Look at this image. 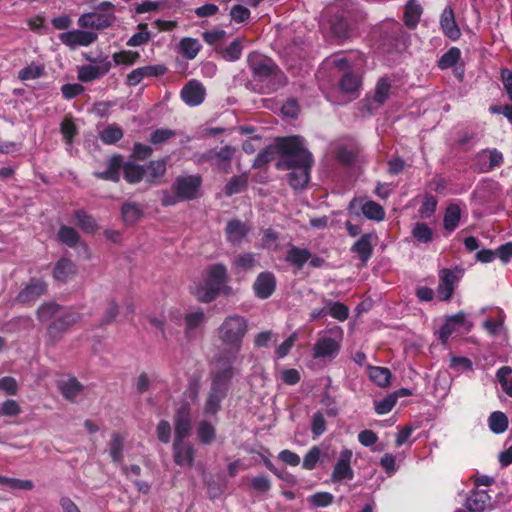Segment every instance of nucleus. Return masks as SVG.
Listing matches in <instances>:
<instances>
[{
  "instance_id": "a18cd8bd",
  "label": "nucleus",
  "mask_w": 512,
  "mask_h": 512,
  "mask_svg": "<svg viewBox=\"0 0 512 512\" xmlns=\"http://www.w3.org/2000/svg\"><path fill=\"white\" fill-rule=\"evenodd\" d=\"M276 154L281 156V153L277 147V142L274 146H269L257 154L253 162V167L260 168L264 166L268 162L272 161Z\"/></svg>"
},
{
  "instance_id": "09e8293b",
  "label": "nucleus",
  "mask_w": 512,
  "mask_h": 512,
  "mask_svg": "<svg viewBox=\"0 0 512 512\" xmlns=\"http://www.w3.org/2000/svg\"><path fill=\"white\" fill-rule=\"evenodd\" d=\"M391 83L387 78H381L376 85L373 100L379 105L385 103L389 97Z\"/></svg>"
},
{
  "instance_id": "c756f323",
  "label": "nucleus",
  "mask_w": 512,
  "mask_h": 512,
  "mask_svg": "<svg viewBox=\"0 0 512 512\" xmlns=\"http://www.w3.org/2000/svg\"><path fill=\"white\" fill-rule=\"evenodd\" d=\"M123 221L128 225L135 224L143 215V210L139 204L126 202L121 208Z\"/></svg>"
},
{
  "instance_id": "473e14b6",
  "label": "nucleus",
  "mask_w": 512,
  "mask_h": 512,
  "mask_svg": "<svg viewBox=\"0 0 512 512\" xmlns=\"http://www.w3.org/2000/svg\"><path fill=\"white\" fill-rule=\"evenodd\" d=\"M124 179L131 184L140 182L145 178L144 166L126 162L123 164Z\"/></svg>"
},
{
  "instance_id": "e2e57ef3",
  "label": "nucleus",
  "mask_w": 512,
  "mask_h": 512,
  "mask_svg": "<svg viewBox=\"0 0 512 512\" xmlns=\"http://www.w3.org/2000/svg\"><path fill=\"white\" fill-rule=\"evenodd\" d=\"M321 456V450L317 446H313L305 454L302 467L306 470H313L316 468L317 463Z\"/></svg>"
},
{
  "instance_id": "f8f14e48",
  "label": "nucleus",
  "mask_w": 512,
  "mask_h": 512,
  "mask_svg": "<svg viewBox=\"0 0 512 512\" xmlns=\"http://www.w3.org/2000/svg\"><path fill=\"white\" fill-rule=\"evenodd\" d=\"M96 33L85 30H71L59 35L60 41L70 49L79 46H89L97 40Z\"/></svg>"
},
{
  "instance_id": "ea45409f",
  "label": "nucleus",
  "mask_w": 512,
  "mask_h": 512,
  "mask_svg": "<svg viewBox=\"0 0 512 512\" xmlns=\"http://www.w3.org/2000/svg\"><path fill=\"white\" fill-rule=\"evenodd\" d=\"M362 213L368 219L382 221L385 217L384 209L374 201H366L361 206Z\"/></svg>"
},
{
  "instance_id": "a19ab883",
  "label": "nucleus",
  "mask_w": 512,
  "mask_h": 512,
  "mask_svg": "<svg viewBox=\"0 0 512 512\" xmlns=\"http://www.w3.org/2000/svg\"><path fill=\"white\" fill-rule=\"evenodd\" d=\"M76 224L85 232H93L97 228L95 219L83 210H77L73 213Z\"/></svg>"
},
{
  "instance_id": "7c9ffc66",
  "label": "nucleus",
  "mask_w": 512,
  "mask_h": 512,
  "mask_svg": "<svg viewBox=\"0 0 512 512\" xmlns=\"http://www.w3.org/2000/svg\"><path fill=\"white\" fill-rule=\"evenodd\" d=\"M205 321V314L202 310H196L190 313H187L184 317L185 323V335L187 338H190L193 334V331L199 328Z\"/></svg>"
},
{
  "instance_id": "bf43d9fd",
  "label": "nucleus",
  "mask_w": 512,
  "mask_h": 512,
  "mask_svg": "<svg viewBox=\"0 0 512 512\" xmlns=\"http://www.w3.org/2000/svg\"><path fill=\"white\" fill-rule=\"evenodd\" d=\"M58 237L63 243H65L69 247H74L79 241L78 232L74 228L68 226L60 227L58 231Z\"/></svg>"
},
{
  "instance_id": "6e6d98bb",
  "label": "nucleus",
  "mask_w": 512,
  "mask_h": 512,
  "mask_svg": "<svg viewBox=\"0 0 512 512\" xmlns=\"http://www.w3.org/2000/svg\"><path fill=\"white\" fill-rule=\"evenodd\" d=\"M60 310V306L56 303H53V302H47V303H43L41 304L37 311H36V314H37V318L41 321V322H45V321H48L50 320L52 317H54L55 315H57V313L59 312Z\"/></svg>"
},
{
  "instance_id": "5fc2aeb1",
  "label": "nucleus",
  "mask_w": 512,
  "mask_h": 512,
  "mask_svg": "<svg viewBox=\"0 0 512 512\" xmlns=\"http://www.w3.org/2000/svg\"><path fill=\"white\" fill-rule=\"evenodd\" d=\"M412 236L420 243H429L433 239V231L425 223H416L412 229Z\"/></svg>"
},
{
  "instance_id": "8fccbe9b",
  "label": "nucleus",
  "mask_w": 512,
  "mask_h": 512,
  "mask_svg": "<svg viewBox=\"0 0 512 512\" xmlns=\"http://www.w3.org/2000/svg\"><path fill=\"white\" fill-rule=\"evenodd\" d=\"M140 58L139 52L132 50H122L113 54V61L116 65L131 66Z\"/></svg>"
},
{
  "instance_id": "412c9836",
  "label": "nucleus",
  "mask_w": 512,
  "mask_h": 512,
  "mask_svg": "<svg viewBox=\"0 0 512 512\" xmlns=\"http://www.w3.org/2000/svg\"><path fill=\"white\" fill-rule=\"evenodd\" d=\"M233 360L232 353L229 361L219 359L214 363L212 369V384H226L231 381L234 374V369L231 365Z\"/></svg>"
},
{
  "instance_id": "aec40b11",
  "label": "nucleus",
  "mask_w": 512,
  "mask_h": 512,
  "mask_svg": "<svg viewBox=\"0 0 512 512\" xmlns=\"http://www.w3.org/2000/svg\"><path fill=\"white\" fill-rule=\"evenodd\" d=\"M123 164V157L115 154L108 159L106 170L94 172L93 175L102 180L119 182Z\"/></svg>"
},
{
  "instance_id": "f3484780",
  "label": "nucleus",
  "mask_w": 512,
  "mask_h": 512,
  "mask_svg": "<svg viewBox=\"0 0 512 512\" xmlns=\"http://www.w3.org/2000/svg\"><path fill=\"white\" fill-rule=\"evenodd\" d=\"M175 438H186L191 430V409L188 403L182 404L174 419Z\"/></svg>"
},
{
  "instance_id": "39448f33",
  "label": "nucleus",
  "mask_w": 512,
  "mask_h": 512,
  "mask_svg": "<svg viewBox=\"0 0 512 512\" xmlns=\"http://www.w3.org/2000/svg\"><path fill=\"white\" fill-rule=\"evenodd\" d=\"M227 279V269L223 264H215L208 268L207 277L202 285L194 290V295L203 303L213 301L219 294Z\"/></svg>"
},
{
  "instance_id": "37998d69",
  "label": "nucleus",
  "mask_w": 512,
  "mask_h": 512,
  "mask_svg": "<svg viewBox=\"0 0 512 512\" xmlns=\"http://www.w3.org/2000/svg\"><path fill=\"white\" fill-rule=\"evenodd\" d=\"M216 437L215 427L212 423L203 420L198 425V439L204 444H211Z\"/></svg>"
},
{
  "instance_id": "58836bf2",
  "label": "nucleus",
  "mask_w": 512,
  "mask_h": 512,
  "mask_svg": "<svg viewBox=\"0 0 512 512\" xmlns=\"http://www.w3.org/2000/svg\"><path fill=\"white\" fill-rule=\"evenodd\" d=\"M123 137V130L117 124H110L100 133V139L104 144L111 145Z\"/></svg>"
},
{
  "instance_id": "423d86ee",
  "label": "nucleus",
  "mask_w": 512,
  "mask_h": 512,
  "mask_svg": "<svg viewBox=\"0 0 512 512\" xmlns=\"http://www.w3.org/2000/svg\"><path fill=\"white\" fill-rule=\"evenodd\" d=\"M82 320V314L69 309L58 316L47 328V336L52 343L58 342L64 333Z\"/></svg>"
},
{
  "instance_id": "c03bdc74",
  "label": "nucleus",
  "mask_w": 512,
  "mask_h": 512,
  "mask_svg": "<svg viewBox=\"0 0 512 512\" xmlns=\"http://www.w3.org/2000/svg\"><path fill=\"white\" fill-rule=\"evenodd\" d=\"M248 184V176L246 174H241L238 176H234L225 186V194L227 196H232L234 194L242 192Z\"/></svg>"
},
{
  "instance_id": "f257e3e1",
  "label": "nucleus",
  "mask_w": 512,
  "mask_h": 512,
  "mask_svg": "<svg viewBox=\"0 0 512 512\" xmlns=\"http://www.w3.org/2000/svg\"><path fill=\"white\" fill-rule=\"evenodd\" d=\"M281 159L276 163L279 170H291L288 182L294 189L304 188L310 178L313 164L312 154L304 147L301 137L291 136L277 140Z\"/></svg>"
},
{
  "instance_id": "69168bd1",
  "label": "nucleus",
  "mask_w": 512,
  "mask_h": 512,
  "mask_svg": "<svg viewBox=\"0 0 512 512\" xmlns=\"http://www.w3.org/2000/svg\"><path fill=\"white\" fill-rule=\"evenodd\" d=\"M119 314V306L114 299H110L106 303L104 316L101 320V325L111 324Z\"/></svg>"
},
{
  "instance_id": "4be33fe9",
  "label": "nucleus",
  "mask_w": 512,
  "mask_h": 512,
  "mask_svg": "<svg viewBox=\"0 0 512 512\" xmlns=\"http://www.w3.org/2000/svg\"><path fill=\"white\" fill-rule=\"evenodd\" d=\"M440 25L443 33L451 40H457L461 33L455 21L453 9L450 6L444 8L440 16Z\"/></svg>"
},
{
  "instance_id": "f704fd0d",
  "label": "nucleus",
  "mask_w": 512,
  "mask_h": 512,
  "mask_svg": "<svg viewBox=\"0 0 512 512\" xmlns=\"http://www.w3.org/2000/svg\"><path fill=\"white\" fill-rule=\"evenodd\" d=\"M181 54L188 60L194 59L201 49V44L195 38L185 37L179 43Z\"/></svg>"
},
{
  "instance_id": "9b49d317",
  "label": "nucleus",
  "mask_w": 512,
  "mask_h": 512,
  "mask_svg": "<svg viewBox=\"0 0 512 512\" xmlns=\"http://www.w3.org/2000/svg\"><path fill=\"white\" fill-rule=\"evenodd\" d=\"M47 292V283L38 278H32L30 282L18 293L16 301L24 305L33 304Z\"/></svg>"
},
{
  "instance_id": "4c0bfd02",
  "label": "nucleus",
  "mask_w": 512,
  "mask_h": 512,
  "mask_svg": "<svg viewBox=\"0 0 512 512\" xmlns=\"http://www.w3.org/2000/svg\"><path fill=\"white\" fill-rule=\"evenodd\" d=\"M490 430L495 434H501L508 428V418L500 411L491 413L488 419Z\"/></svg>"
},
{
  "instance_id": "e433bc0d",
  "label": "nucleus",
  "mask_w": 512,
  "mask_h": 512,
  "mask_svg": "<svg viewBox=\"0 0 512 512\" xmlns=\"http://www.w3.org/2000/svg\"><path fill=\"white\" fill-rule=\"evenodd\" d=\"M138 32L133 34L127 41L126 45L129 47H138L147 44L152 35L148 30L146 23H141L137 26Z\"/></svg>"
},
{
  "instance_id": "7ed1b4c3",
  "label": "nucleus",
  "mask_w": 512,
  "mask_h": 512,
  "mask_svg": "<svg viewBox=\"0 0 512 512\" xmlns=\"http://www.w3.org/2000/svg\"><path fill=\"white\" fill-rule=\"evenodd\" d=\"M343 342V330L333 326L317 333V339L312 346V358L327 363L333 361L339 354Z\"/></svg>"
},
{
  "instance_id": "864d4df0",
  "label": "nucleus",
  "mask_w": 512,
  "mask_h": 512,
  "mask_svg": "<svg viewBox=\"0 0 512 512\" xmlns=\"http://www.w3.org/2000/svg\"><path fill=\"white\" fill-rule=\"evenodd\" d=\"M257 264V260L253 253H243L235 257L233 266L236 269L247 271L253 269Z\"/></svg>"
},
{
  "instance_id": "b1692460",
  "label": "nucleus",
  "mask_w": 512,
  "mask_h": 512,
  "mask_svg": "<svg viewBox=\"0 0 512 512\" xmlns=\"http://www.w3.org/2000/svg\"><path fill=\"white\" fill-rule=\"evenodd\" d=\"M77 274V266L70 259H60L53 270V277L60 282H67Z\"/></svg>"
},
{
  "instance_id": "0eeeda50",
  "label": "nucleus",
  "mask_w": 512,
  "mask_h": 512,
  "mask_svg": "<svg viewBox=\"0 0 512 512\" xmlns=\"http://www.w3.org/2000/svg\"><path fill=\"white\" fill-rule=\"evenodd\" d=\"M201 185L202 177L200 175H188L176 178L171 186V190L182 201H187L198 197Z\"/></svg>"
},
{
  "instance_id": "2f4dec72",
  "label": "nucleus",
  "mask_w": 512,
  "mask_h": 512,
  "mask_svg": "<svg viewBox=\"0 0 512 512\" xmlns=\"http://www.w3.org/2000/svg\"><path fill=\"white\" fill-rule=\"evenodd\" d=\"M145 169V179L149 183H154L158 178L162 177L166 172V161L155 160L150 161Z\"/></svg>"
},
{
  "instance_id": "a878e982",
  "label": "nucleus",
  "mask_w": 512,
  "mask_h": 512,
  "mask_svg": "<svg viewBox=\"0 0 512 512\" xmlns=\"http://www.w3.org/2000/svg\"><path fill=\"white\" fill-rule=\"evenodd\" d=\"M490 496L485 490L474 491L466 500V508L471 512H482L490 506Z\"/></svg>"
},
{
  "instance_id": "dca6fc26",
  "label": "nucleus",
  "mask_w": 512,
  "mask_h": 512,
  "mask_svg": "<svg viewBox=\"0 0 512 512\" xmlns=\"http://www.w3.org/2000/svg\"><path fill=\"white\" fill-rule=\"evenodd\" d=\"M457 277L450 269L439 271V283L436 289V296L440 301H448L453 295Z\"/></svg>"
},
{
  "instance_id": "680f3d73",
  "label": "nucleus",
  "mask_w": 512,
  "mask_h": 512,
  "mask_svg": "<svg viewBox=\"0 0 512 512\" xmlns=\"http://www.w3.org/2000/svg\"><path fill=\"white\" fill-rule=\"evenodd\" d=\"M222 399V393L219 387H215L211 393L209 394L206 404H205V413L206 414H215L220 405V401Z\"/></svg>"
},
{
  "instance_id": "603ef678",
  "label": "nucleus",
  "mask_w": 512,
  "mask_h": 512,
  "mask_svg": "<svg viewBox=\"0 0 512 512\" xmlns=\"http://www.w3.org/2000/svg\"><path fill=\"white\" fill-rule=\"evenodd\" d=\"M487 154L489 157V164L484 169H482V171L488 172L503 164V154L497 149L484 150L481 153H479L478 157L483 158L486 157Z\"/></svg>"
},
{
  "instance_id": "79ce46f5",
  "label": "nucleus",
  "mask_w": 512,
  "mask_h": 512,
  "mask_svg": "<svg viewBox=\"0 0 512 512\" xmlns=\"http://www.w3.org/2000/svg\"><path fill=\"white\" fill-rule=\"evenodd\" d=\"M369 379L374 384H389L391 372L388 368L378 366H368Z\"/></svg>"
},
{
  "instance_id": "c9c22d12",
  "label": "nucleus",
  "mask_w": 512,
  "mask_h": 512,
  "mask_svg": "<svg viewBox=\"0 0 512 512\" xmlns=\"http://www.w3.org/2000/svg\"><path fill=\"white\" fill-rule=\"evenodd\" d=\"M461 218L460 207L456 204H451L447 207L444 215V228L448 232H452L456 229Z\"/></svg>"
},
{
  "instance_id": "0e129e2a",
  "label": "nucleus",
  "mask_w": 512,
  "mask_h": 512,
  "mask_svg": "<svg viewBox=\"0 0 512 512\" xmlns=\"http://www.w3.org/2000/svg\"><path fill=\"white\" fill-rule=\"evenodd\" d=\"M177 135L176 131L168 128L157 129L152 132L150 142L154 145L162 144Z\"/></svg>"
},
{
  "instance_id": "774afa93",
  "label": "nucleus",
  "mask_w": 512,
  "mask_h": 512,
  "mask_svg": "<svg viewBox=\"0 0 512 512\" xmlns=\"http://www.w3.org/2000/svg\"><path fill=\"white\" fill-rule=\"evenodd\" d=\"M251 12L243 5H234L230 10V16L236 23H243L250 18Z\"/></svg>"
},
{
  "instance_id": "ddd939ff",
  "label": "nucleus",
  "mask_w": 512,
  "mask_h": 512,
  "mask_svg": "<svg viewBox=\"0 0 512 512\" xmlns=\"http://www.w3.org/2000/svg\"><path fill=\"white\" fill-rule=\"evenodd\" d=\"M206 96V89L203 84L196 80H189L180 92V97L185 104L195 107L203 103Z\"/></svg>"
},
{
  "instance_id": "6ab92c4d",
  "label": "nucleus",
  "mask_w": 512,
  "mask_h": 512,
  "mask_svg": "<svg viewBox=\"0 0 512 512\" xmlns=\"http://www.w3.org/2000/svg\"><path fill=\"white\" fill-rule=\"evenodd\" d=\"M276 288V278L271 272L260 273L254 284L253 289L256 296L260 299L269 298Z\"/></svg>"
},
{
  "instance_id": "f03ea898",
  "label": "nucleus",
  "mask_w": 512,
  "mask_h": 512,
  "mask_svg": "<svg viewBox=\"0 0 512 512\" xmlns=\"http://www.w3.org/2000/svg\"><path fill=\"white\" fill-rule=\"evenodd\" d=\"M247 63L253 74L254 90L259 93H271L286 84V76L272 59L252 52L247 57Z\"/></svg>"
},
{
  "instance_id": "3c124183",
  "label": "nucleus",
  "mask_w": 512,
  "mask_h": 512,
  "mask_svg": "<svg viewBox=\"0 0 512 512\" xmlns=\"http://www.w3.org/2000/svg\"><path fill=\"white\" fill-rule=\"evenodd\" d=\"M124 439L118 433H113L110 442V457L114 462H120L123 458Z\"/></svg>"
},
{
  "instance_id": "9d476101",
  "label": "nucleus",
  "mask_w": 512,
  "mask_h": 512,
  "mask_svg": "<svg viewBox=\"0 0 512 512\" xmlns=\"http://www.w3.org/2000/svg\"><path fill=\"white\" fill-rule=\"evenodd\" d=\"M115 21L114 13H101L96 10L82 14L78 19V25L82 28L103 30L110 27Z\"/></svg>"
},
{
  "instance_id": "6e6552de",
  "label": "nucleus",
  "mask_w": 512,
  "mask_h": 512,
  "mask_svg": "<svg viewBox=\"0 0 512 512\" xmlns=\"http://www.w3.org/2000/svg\"><path fill=\"white\" fill-rule=\"evenodd\" d=\"M234 154L235 148L230 145H226L219 150H208L199 157L198 161L207 162L211 166H214L217 169L227 173L230 170Z\"/></svg>"
},
{
  "instance_id": "72a5a7b5",
  "label": "nucleus",
  "mask_w": 512,
  "mask_h": 512,
  "mask_svg": "<svg viewBox=\"0 0 512 512\" xmlns=\"http://www.w3.org/2000/svg\"><path fill=\"white\" fill-rule=\"evenodd\" d=\"M45 74V66L42 63L32 62L18 72L21 81H29L41 78Z\"/></svg>"
},
{
  "instance_id": "4d7b16f0",
  "label": "nucleus",
  "mask_w": 512,
  "mask_h": 512,
  "mask_svg": "<svg viewBox=\"0 0 512 512\" xmlns=\"http://www.w3.org/2000/svg\"><path fill=\"white\" fill-rule=\"evenodd\" d=\"M461 56V52L457 47L450 48L445 52L438 61V66L441 69H447L454 66Z\"/></svg>"
},
{
  "instance_id": "bb28decb",
  "label": "nucleus",
  "mask_w": 512,
  "mask_h": 512,
  "mask_svg": "<svg viewBox=\"0 0 512 512\" xmlns=\"http://www.w3.org/2000/svg\"><path fill=\"white\" fill-rule=\"evenodd\" d=\"M422 15V7L417 0H408L404 9V23L410 28L414 29L419 23Z\"/></svg>"
},
{
  "instance_id": "4468645a",
  "label": "nucleus",
  "mask_w": 512,
  "mask_h": 512,
  "mask_svg": "<svg viewBox=\"0 0 512 512\" xmlns=\"http://www.w3.org/2000/svg\"><path fill=\"white\" fill-rule=\"evenodd\" d=\"M111 69V62L103 58L98 64H89L78 67L77 78L81 82H92L106 75Z\"/></svg>"
},
{
  "instance_id": "49530a36",
  "label": "nucleus",
  "mask_w": 512,
  "mask_h": 512,
  "mask_svg": "<svg viewBox=\"0 0 512 512\" xmlns=\"http://www.w3.org/2000/svg\"><path fill=\"white\" fill-rule=\"evenodd\" d=\"M360 87V78L354 73H345L340 80V88L343 92L354 94Z\"/></svg>"
},
{
  "instance_id": "2eb2a0df",
  "label": "nucleus",
  "mask_w": 512,
  "mask_h": 512,
  "mask_svg": "<svg viewBox=\"0 0 512 512\" xmlns=\"http://www.w3.org/2000/svg\"><path fill=\"white\" fill-rule=\"evenodd\" d=\"M185 438H175L173 443V459L179 466H193L195 459V448Z\"/></svg>"
},
{
  "instance_id": "20e7f679",
  "label": "nucleus",
  "mask_w": 512,
  "mask_h": 512,
  "mask_svg": "<svg viewBox=\"0 0 512 512\" xmlns=\"http://www.w3.org/2000/svg\"><path fill=\"white\" fill-rule=\"evenodd\" d=\"M248 332V321L245 317L232 314L227 316L217 329L219 340L233 353V359L240 351L243 339Z\"/></svg>"
},
{
  "instance_id": "de8ad7c7",
  "label": "nucleus",
  "mask_w": 512,
  "mask_h": 512,
  "mask_svg": "<svg viewBox=\"0 0 512 512\" xmlns=\"http://www.w3.org/2000/svg\"><path fill=\"white\" fill-rule=\"evenodd\" d=\"M60 131L67 145H72L74 136L78 133V129L73 122L71 116H66L60 125Z\"/></svg>"
},
{
  "instance_id": "5701e85b",
  "label": "nucleus",
  "mask_w": 512,
  "mask_h": 512,
  "mask_svg": "<svg viewBox=\"0 0 512 512\" xmlns=\"http://www.w3.org/2000/svg\"><path fill=\"white\" fill-rule=\"evenodd\" d=\"M249 231L250 227L238 219L229 220L225 228L227 240L232 244L241 243Z\"/></svg>"
},
{
  "instance_id": "cd10ccee",
  "label": "nucleus",
  "mask_w": 512,
  "mask_h": 512,
  "mask_svg": "<svg viewBox=\"0 0 512 512\" xmlns=\"http://www.w3.org/2000/svg\"><path fill=\"white\" fill-rule=\"evenodd\" d=\"M311 253L306 248L291 245L287 251L285 260L298 269H301L310 259Z\"/></svg>"
},
{
  "instance_id": "338daca9",
  "label": "nucleus",
  "mask_w": 512,
  "mask_h": 512,
  "mask_svg": "<svg viewBox=\"0 0 512 512\" xmlns=\"http://www.w3.org/2000/svg\"><path fill=\"white\" fill-rule=\"evenodd\" d=\"M241 54L242 46L238 40H234L223 50V57L228 61L238 60Z\"/></svg>"
},
{
  "instance_id": "13d9d810",
  "label": "nucleus",
  "mask_w": 512,
  "mask_h": 512,
  "mask_svg": "<svg viewBox=\"0 0 512 512\" xmlns=\"http://www.w3.org/2000/svg\"><path fill=\"white\" fill-rule=\"evenodd\" d=\"M328 314L339 321H345L349 315V309L343 303L327 301Z\"/></svg>"
},
{
  "instance_id": "052dcab7",
  "label": "nucleus",
  "mask_w": 512,
  "mask_h": 512,
  "mask_svg": "<svg viewBox=\"0 0 512 512\" xmlns=\"http://www.w3.org/2000/svg\"><path fill=\"white\" fill-rule=\"evenodd\" d=\"M334 496L329 492H317L308 498L309 503L316 508H325L332 504Z\"/></svg>"
},
{
  "instance_id": "393cba45",
  "label": "nucleus",
  "mask_w": 512,
  "mask_h": 512,
  "mask_svg": "<svg viewBox=\"0 0 512 512\" xmlns=\"http://www.w3.org/2000/svg\"><path fill=\"white\" fill-rule=\"evenodd\" d=\"M374 235L371 233L363 234L351 247V251L357 254L362 261V263H366L370 257L372 256L373 246L372 239Z\"/></svg>"
},
{
  "instance_id": "c85d7f7f",
  "label": "nucleus",
  "mask_w": 512,
  "mask_h": 512,
  "mask_svg": "<svg viewBox=\"0 0 512 512\" xmlns=\"http://www.w3.org/2000/svg\"><path fill=\"white\" fill-rule=\"evenodd\" d=\"M0 487L6 491L31 490L34 485L31 480L11 478L0 475Z\"/></svg>"
},
{
  "instance_id": "a211bd4d",
  "label": "nucleus",
  "mask_w": 512,
  "mask_h": 512,
  "mask_svg": "<svg viewBox=\"0 0 512 512\" xmlns=\"http://www.w3.org/2000/svg\"><path fill=\"white\" fill-rule=\"evenodd\" d=\"M411 394V390L407 388H401L386 395L384 398H375L373 400L374 410L378 415H385L393 409L398 398L409 396Z\"/></svg>"
},
{
  "instance_id": "1a4fd4ad",
  "label": "nucleus",
  "mask_w": 512,
  "mask_h": 512,
  "mask_svg": "<svg viewBox=\"0 0 512 512\" xmlns=\"http://www.w3.org/2000/svg\"><path fill=\"white\" fill-rule=\"evenodd\" d=\"M352 457V450L347 448L341 450L331 474L333 482L351 481L354 478V471L351 467Z\"/></svg>"
}]
</instances>
